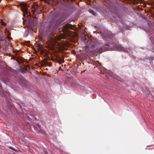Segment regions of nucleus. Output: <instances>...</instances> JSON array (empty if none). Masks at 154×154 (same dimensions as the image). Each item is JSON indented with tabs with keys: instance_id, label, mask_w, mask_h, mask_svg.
Instances as JSON below:
<instances>
[{
	"instance_id": "obj_1",
	"label": "nucleus",
	"mask_w": 154,
	"mask_h": 154,
	"mask_svg": "<svg viewBox=\"0 0 154 154\" xmlns=\"http://www.w3.org/2000/svg\"><path fill=\"white\" fill-rule=\"evenodd\" d=\"M99 43L96 38H91L88 41L87 45L84 48L88 53L91 54L98 53H101L104 51L109 50L110 44L107 43L104 45L99 46Z\"/></svg>"
},
{
	"instance_id": "obj_2",
	"label": "nucleus",
	"mask_w": 154,
	"mask_h": 154,
	"mask_svg": "<svg viewBox=\"0 0 154 154\" xmlns=\"http://www.w3.org/2000/svg\"><path fill=\"white\" fill-rule=\"evenodd\" d=\"M101 33L103 39L106 41H111L113 38V36L110 31L105 30L103 33L102 32V31H101Z\"/></svg>"
},
{
	"instance_id": "obj_3",
	"label": "nucleus",
	"mask_w": 154,
	"mask_h": 154,
	"mask_svg": "<svg viewBox=\"0 0 154 154\" xmlns=\"http://www.w3.org/2000/svg\"><path fill=\"white\" fill-rule=\"evenodd\" d=\"M73 28V26L72 24L68 23L63 26L62 30L64 33H69V31L68 30V29H72Z\"/></svg>"
},
{
	"instance_id": "obj_4",
	"label": "nucleus",
	"mask_w": 154,
	"mask_h": 154,
	"mask_svg": "<svg viewBox=\"0 0 154 154\" xmlns=\"http://www.w3.org/2000/svg\"><path fill=\"white\" fill-rule=\"evenodd\" d=\"M27 81L21 77L19 79V84L22 87L26 86L27 85Z\"/></svg>"
},
{
	"instance_id": "obj_5",
	"label": "nucleus",
	"mask_w": 154,
	"mask_h": 154,
	"mask_svg": "<svg viewBox=\"0 0 154 154\" xmlns=\"http://www.w3.org/2000/svg\"><path fill=\"white\" fill-rule=\"evenodd\" d=\"M116 48L119 50L120 51H123L125 52L127 51L125 48L122 47L120 45H117L116 46Z\"/></svg>"
},
{
	"instance_id": "obj_6",
	"label": "nucleus",
	"mask_w": 154,
	"mask_h": 154,
	"mask_svg": "<svg viewBox=\"0 0 154 154\" xmlns=\"http://www.w3.org/2000/svg\"><path fill=\"white\" fill-rule=\"evenodd\" d=\"M66 37V35L63 33L60 34L59 36H58L57 38V40H60L61 39H64Z\"/></svg>"
},
{
	"instance_id": "obj_7",
	"label": "nucleus",
	"mask_w": 154,
	"mask_h": 154,
	"mask_svg": "<svg viewBox=\"0 0 154 154\" xmlns=\"http://www.w3.org/2000/svg\"><path fill=\"white\" fill-rule=\"evenodd\" d=\"M27 5H26L25 6L23 7V11L24 14H27Z\"/></svg>"
},
{
	"instance_id": "obj_8",
	"label": "nucleus",
	"mask_w": 154,
	"mask_h": 154,
	"mask_svg": "<svg viewBox=\"0 0 154 154\" xmlns=\"http://www.w3.org/2000/svg\"><path fill=\"white\" fill-rule=\"evenodd\" d=\"M11 38L10 37L7 36L6 38L5 39V44H8L10 42V40Z\"/></svg>"
},
{
	"instance_id": "obj_9",
	"label": "nucleus",
	"mask_w": 154,
	"mask_h": 154,
	"mask_svg": "<svg viewBox=\"0 0 154 154\" xmlns=\"http://www.w3.org/2000/svg\"><path fill=\"white\" fill-rule=\"evenodd\" d=\"M51 60L53 61H55L56 62H57L59 63H62L61 61V59L58 60L57 58H52Z\"/></svg>"
},
{
	"instance_id": "obj_10",
	"label": "nucleus",
	"mask_w": 154,
	"mask_h": 154,
	"mask_svg": "<svg viewBox=\"0 0 154 154\" xmlns=\"http://www.w3.org/2000/svg\"><path fill=\"white\" fill-rule=\"evenodd\" d=\"M48 64V63L45 61H43L42 62V66H45L46 65Z\"/></svg>"
},
{
	"instance_id": "obj_11",
	"label": "nucleus",
	"mask_w": 154,
	"mask_h": 154,
	"mask_svg": "<svg viewBox=\"0 0 154 154\" xmlns=\"http://www.w3.org/2000/svg\"><path fill=\"white\" fill-rule=\"evenodd\" d=\"M89 12L94 15H95V14L94 11L92 10H89Z\"/></svg>"
},
{
	"instance_id": "obj_12",
	"label": "nucleus",
	"mask_w": 154,
	"mask_h": 154,
	"mask_svg": "<svg viewBox=\"0 0 154 154\" xmlns=\"http://www.w3.org/2000/svg\"><path fill=\"white\" fill-rule=\"evenodd\" d=\"M51 26L50 25H49L48 26V32H50L51 31Z\"/></svg>"
},
{
	"instance_id": "obj_13",
	"label": "nucleus",
	"mask_w": 154,
	"mask_h": 154,
	"mask_svg": "<svg viewBox=\"0 0 154 154\" xmlns=\"http://www.w3.org/2000/svg\"><path fill=\"white\" fill-rule=\"evenodd\" d=\"M21 70L23 72H25V70L23 68H22L21 69Z\"/></svg>"
},
{
	"instance_id": "obj_14",
	"label": "nucleus",
	"mask_w": 154,
	"mask_h": 154,
	"mask_svg": "<svg viewBox=\"0 0 154 154\" xmlns=\"http://www.w3.org/2000/svg\"><path fill=\"white\" fill-rule=\"evenodd\" d=\"M24 16L26 17V14H24Z\"/></svg>"
},
{
	"instance_id": "obj_15",
	"label": "nucleus",
	"mask_w": 154,
	"mask_h": 154,
	"mask_svg": "<svg viewBox=\"0 0 154 154\" xmlns=\"http://www.w3.org/2000/svg\"><path fill=\"white\" fill-rule=\"evenodd\" d=\"M119 29L120 30L121 29L120 28H119Z\"/></svg>"
}]
</instances>
